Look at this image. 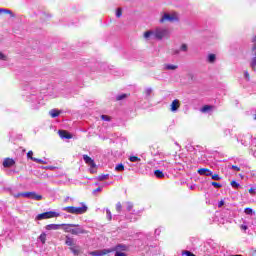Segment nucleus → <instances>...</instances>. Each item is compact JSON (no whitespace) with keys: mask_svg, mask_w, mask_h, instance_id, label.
Returning a JSON list of instances; mask_svg holds the SVG:
<instances>
[{"mask_svg":"<svg viewBox=\"0 0 256 256\" xmlns=\"http://www.w3.org/2000/svg\"><path fill=\"white\" fill-rule=\"evenodd\" d=\"M76 226H74L71 230V235H87V233H89L87 230L81 228V226H79V224H75Z\"/></svg>","mask_w":256,"mask_h":256,"instance_id":"nucleus-8","label":"nucleus"},{"mask_svg":"<svg viewBox=\"0 0 256 256\" xmlns=\"http://www.w3.org/2000/svg\"><path fill=\"white\" fill-rule=\"evenodd\" d=\"M179 107H181V102H179V100L175 99L174 101H172L171 103V111L175 112L177 111V109H179Z\"/></svg>","mask_w":256,"mask_h":256,"instance_id":"nucleus-17","label":"nucleus"},{"mask_svg":"<svg viewBox=\"0 0 256 256\" xmlns=\"http://www.w3.org/2000/svg\"><path fill=\"white\" fill-rule=\"evenodd\" d=\"M109 250H110V253H114V251L115 253H117V251H127V246L124 244H118L115 247L110 248Z\"/></svg>","mask_w":256,"mask_h":256,"instance_id":"nucleus-12","label":"nucleus"},{"mask_svg":"<svg viewBox=\"0 0 256 256\" xmlns=\"http://www.w3.org/2000/svg\"><path fill=\"white\" fill-rule=\"evenodd\" d=\"M109 253H111V250H109V249L95 250V251L90 252V254L93 256L109 255Z\"/></svg>","mask_w":256,"mask_h":256,"instance_id":"nucleus-10","label":"nucleus"},{"mask_svg":"<svg viewBox=\"0 0 256 256\" xmlns=\"http://www.w3.org/2000/svg\"><path fill=\"white\" fill-rule=\"evenodd\" d=\"M151 35H153V32H152V31H146V32L144 33L145 39H149V37H151Z\"/></svg>","mask_w":256,"mask_h":256,"instance_id":"nucleus-34","label":"nucleus"},{"mask_svg":"<svg viewBox=\"0 0 256 256\" xmlns=\"http://www.w3.org/2000/svg\"><path fill=\"white\" fill-rule=\"evenodd\" d=\"M210 177H212V179L214 181H220L221 180V177L219 176V174H212V175H210Z\"/></svg>","mask_w":256,"mask_h":256,"instance_id":"nucleus-31","label":"nucleus"},{"mask_svg":"<svg viewBox=\"0 0 256 256\" xmlns=\"http://www.w3.org/2000/svg\"><path fill=\"white\" fill-rule=\"evenodd\" d=\"M154 175H155V177H157V179L165 178V173H163V171H161V170H155Z\"/></svg>","mask_w":256,"mask_h":256,"instance_id":"nucleus-22","label":"nucleus"},{"mask_svg":"<svg viewBox=\"0 0 256 256\" xmlns=\"http://www.w3.org/2000/svg\"><path fill=\"white\" fill-rule=\"evenodd\" d=\"M181 51H187V44L181 45Z\"/></svg>","mask_w":256,"mask_h":256,"instance_id":"nucleus-43","label":"nucleus"},{"mask_svg":"<svg viewBox=\"0 0 256 256\" xmlns=\"http://www.w3.org/2000/svg\"><path fill=\"white\" fill-rule=\"evenodd\" d=\"M101 120L102 121H111V116H108V115H101Z\"/></svg>","mask_w":256,"mask_h":256,"instance_id":"nucleus-32","label":"nucleus"},{"mask_svg":"<svg viewBox=\"0 0 256 256\" xmlns=\"http://www.w3.org/2000/svg\"><path fill=\"white\" fill-rule=\"evenodd\" d=\"M189 77H190V79H191V80H193V79H194L193 74H190V75H189Z\"/></svg>","mask_w":256,"mask_h":256,"instance_id":"nucleus-51","label":"nucleus"},{"mask_svg":"<svg viewBox=\"0 0 256 256\" xmlns=\"http://www.w3.org/2000/svg\"><path fill=\"white\" fill-rule=\"evenodd\" d=\"M61 227L64 233H71L74 227H77L75 224H61Z\"/></svg>","mask_w":256,"mask_h":256,"instance_id":"nucleus-14","label":"nucleus"},{"mask_svg":"<svg viewBox=\"0 0 256 256\" xmlns=\"http://www.w3.org/2000/svg\"><path fill=\"white\" fill-rule=\"evenodd\" d=\"M178 53H179V50H176V51H175V54L177 55Z\"/></svg>","mask_w":256,"mask_h":256,"instance_id":"nucleus-53","label":"nucleus"},{"mask_svg":"<svg viewBox=\"0 0 256 256\" xmlns=\"http://www.w3.org/2000/svg\"><path fill=\"white\" fill-rule=\"evenodd\" d=\"M27 157L28 159H31V161H35V163H43V161L41 159H37L35 157H33V151H28L27 153Z\"/></svg>","mask_w":256,"mask_h":256,"instance_id":"nucleus-19","label":"nucleus"},{"mask_svg":"<svg viewBox=\"0 0 256 256\" xmlns=\"http://www.w3.org/2000/svg\"><path fill=\"white\" fill-rule=\"evenodd\" d=\"M169 35V30L167 29H161V28H157L154 32V36L156 37V39H163V37H167Z\"/></svg>","mask_w":256,"mask_h":256,"instance_id":"nucleus-7","label":"nucleus"},{"mask_svg":"<svg viewBox=\"0 0 256 256\" xmlns=\"http://www.w3.org/2000/svg\"><path fill=\"white\" fill-rule=\"evenodd\" d=\"M232 169L234 171H241V168H239L238 166L232 165Z\"/></svg>","mask_w":256,"mask_h":256,"instance_id":"nucleus-44","label":"nucleus"},{"mask_svg":"<svg viewBox=\"0 0 256 256\" xmlns=\"http://www.w3.org/2000/svg\"><path fill=\"white\" fill-rule=\"evenodd\" d=\"M240 228L243 229L244 231H247V225H241Z\"/></svg>","mask_w":256,"mask_h":256,"instance_id":"nucleus-48","label":"nucleus"},{"mask_svg":"<svg viewBox=\"0 0 256 256\" xmlns=\"http://www.w3.org/2000/svg\"><path fill=\"white\" fill-rule=\"evenodd\" d=\"M66 213H71L72 215H83V213H87V206L82 205L81 207L75 206H67L64 208Z\"/></svg>","mask_w":256,"mask_h":256,"instance_id":"nucleus-1","label":"nucleus"},{"mask_svg":"<svg viewBox=\"0 0 256 256\" xmlns=\"http://www.w3.org/2000/svg\"><path fill=\"white\" fill-rule=\"evenodd\" d=\"M165 21H169L170 23H174V21H179V17L177 14H169L165 13L160 19V23H165Z\"/></svg>","mask_w":256,"mask_h":256,"instance_id":"nucleus-5","label":"nucleus"},{"mask_svg":"<svg viewBox=\"0 0 256 256\" xmlns=\"http://www.w3.org/2000/svg\"><path fill=\"white\" fill-rule=\"evenodd\" d=\"M114 256H127V253L121 252V251H117V252H115Z\"/></svg>","mask_w":256,"mask_h":256,"instance_id":"nucleus-38","label":"nucleus"},{"mask_svg":"<svg viewBox=\"0 0 256 256\" xmlns=\"http://www.w3.org/2000/svg\"><path fill=\"white\" fill-rule=\"evenodd\" d=\"M122 209H123V205L121 204V202H118V203L116 204V211H117L118 213H121Z\"/></svg>","mask_w":256,"mask_h":256,"instance_id":"nucleus-29","label":"nucleus"},{"mask_svg":"<svg viewBox=\"0 0 256 256\" xmlns=\"http://www.w3.org/2000/svg\"><path fill=\"white\" fill-rule=\"evenodd\" d=\"M147 95H151V89L146 90Z\"/></svg>","mask_w":256,"mask_h":256,"instance_id":"nucleus-49","label":"nucleus"},{"mask_svg":"<svg viewBox=\"0 0 256 256\" xmlns=\"http://www.w3.org/2000/svg\"><path fill=\"white\" fill-rule=\"evenodd\" d=\"M106 215H107L108 221H111V219H113V216L111 215V210H106Z\"/></svg>","mask_w":256,"mask_h":256,"instance_id":"nucleus-35","label":"nucleus"},{"mask_svg":"<svg viewBox=\"0 0 256 256\" xmlns=\"http://www.w3.org/2000/svg\"><path fill=\"white\" fill-rule=\"evenodd\" d=\"M109 177V174L99 176L100 181H104V179H107Z\"/></svg>","mask_w":256,"mask_h":256,"instance_id":"nucleus-42","label":"nucleus"},{"mask_svg":"<svg viewBox=\"0 0 256 256\" xmlns=\"http://www.w3.org/2000/svg\"><path fill=\"white\" fill-rule=\"evenodd\" d=\"M14 197H26L27 199H34V201H41V199H43L42 195H39L35 192H21L15 194Z\"/></svg>","mask_w":256,"mask_h":256,"instance_id":"nucleus-2","label":"nucleus"},{"mask_svg":"<svg viewBox=\"0 0 256 256\" xmlns=\"http://www.w3.org/2000/svg\"><path fill=\"white\" fill-rule=\"evenodd\" d=\"M211 186L215 187L216 189H221L222 185L218 182H211Z\"/></svg>","mask_w":256,"mask_h":256,"instance_id":"nucleus-30","label":"nucleus"},{"mask_svg":"<svg viewBox=\"0 0 256 256\" xmlns=\"http://www.w3.org/2000/svg\"><path fill=\"white\" fill-rule=\"evenodd\" d=\"M244 75H245L247 81H249V79H251V77L249 76V72L248 71H246Z\"/></svg>","mask_w":256,"mask_h":256,"instance_id":"nucleus-45","label":"nucleus"},{"mask_svg":"<svg viewBox=\"0 0 256 256\" xmlns=\"http://www.w3.org/2000/svg\"><path fill=\"white\" fill-rule=\"evenodd\" d=\"M129 161H131V163H137V161H141V158L137 156H130Z\"/></svg>","mask_w":256,"mask_h":256,"instance_id":"nucleus-26","label":"nucleus"},{"mask_svg":"<svg viewBox=\"0 0 256 256\" xmlns=\"http://www.w3.org/2000/svg\"><path fill=\"white\" fill-rule=\"evenodd\" d=\"M244 212L246 213V215H251V213H253V209H251V208H246V209L244 210Z\"/></svg>","mask_w":256,"mask_h":256,"instance_id":"nucleus-40","label":"nucleus"},{"mask_svg":"<svg viewBox=\"0 0 256 256\" xmlns=\"http://www.w3.org/2000/svg\"><path fill=\"white\" fill-rule=\"evenodd\" d=\"M216 56L215 54L208 55V63H215Z\"/></svg>","mask_w":256,"mask_h":256,"instance_id":"nucleus-25","label":"nucleus"},{"mask_svg":"<svg viewBox=\"0 0 256 256\" xmlns=\"http://www.w3.org/2000/svg\"><path fill=\"white\" fill-rule=\"evenodd\" d=\"M182 255H186V256H196L195 254H193L191 251H188V250L183 251V252H182Z\"/></svg>","mask_w":256,"mask_h":256,"instance_id":"nucleus-36","label":"nucleus"},{"mask_svg":"<svg viewBox=\"0 0 256 256\" xmlns=\"http://www.w3.org/2000/svg\"><path fill=\"white\" fill-rule=\"evenodd\" d=\"M131 209H133V204H129L127 207V211H131Z\"/></svg>","mask_w":256,"mask_h":256,"instance_id":"nucleus-47","label":"nucleus"},{"mask_svg":"<svg viewBox=\"0 0 256 256\" xmlns=\"http://www.w3.org/2000/svg\"><path fill=\"white\" fill-rule=\"evenodd\" d=\"M58 134L60 135L61 139H73V135L69 133L67 130H59Z\"/></svg>","mask_w":256,"mask_h":256,"instance_id":"nucleus-13","label":"nucleus"},{"mask_svg":"<svg viewBox=\"0 0 256 256\" xmlns=\"http://www.w3.org/2000/svg\"><path fill=\"white\" fill-rule=\"evenodd\" d=\"M248 192L250 193V195H256V188H250Z\"/></svg>","mask_w":256,"mask_h":256,"instance_id":"nucleus-41","label":"nucleus"},{"mask_svg":"<svg viewBox=\"0 0 256 256\" xmlns=\"http://www.w3.org/2000/svg\"><path fill=\"white\" fill-rule=\"evenodd\" d=\"M223 205H225V201L221 200V201L218 203V207H223Z\"/></svg>","mask_w":256,"mask_h":256,"instance_id":"nucleus-46","label":"nucleus"},{"mask_svg":"<svg viewBox=\"0 0 256 256\" xmlns=\"http://www.w3.org/2000/svg\"><path fill=\"white\" fill-rule=\"evenodd\" d=\"M3 13H4V15H10V17H15V14H13V12L11 10H7L5 8H0V15Z\"/></svg>","mask_w":256,"mask_h":256,"instance_id":"nucleus-20","label":"nucleus"},{"mask_svg":"<svg viewBox=\"0 0 256 256\" xmlns=\"http://www.w3.org/2000/svg\"><path fill=\"white\" fill-rule=\"evenodd\" d=\"M253 46L251 48V52L254 53L255 57L252 58L250 66L253 71H256V36L252 38Z\"/></svg>","mask_w":256,"mask_h":256,"instance_id":"nucleus-6","label":"nucleus"},{"mask_svg":"<svg viewBox=\"0 0 256 256\" xmlns=\"http://www.w3.org/2000/svg\"><path fill=\"white\" fill-rule=\"evenodd\" d=\"M2 165L6 169H9L15 165V160L13 158H5Z\"/></svg>","mask_w":256,"mask_h":256,"instance_id":"nucleus-11","label":"nucleus"},{"mask_svg":"<svg viewBox=\"0 0 256 256\" xmlns=\"http://www.w3.org/2000/svg\"><path fill=\"white\" fill-rule=\"evenodd\" d=\"M178 68V66L177 65H173V64H167L166 66H165V69L167 70V71H175V69H177Z\"/></svg>","mask_w":256,"mask_h":256,"instance_id":"nucleus-24","label":"nucleus"},{"mask_svg":"<svg viewBox=\"0 0 256 256\" xmlns=\"http://www.w3.org/2000/svg\"><path fill=\"white\" fill-rule=\"evenodd\" d=\"M153 149H155L153 146H150V151H153Z\"/></svg>","mask_w":256,"mask_h":256,"instance_id":"nucleus-52","label":"nucleus"},{"mask_svg":"<svg viewBox=\"0 0 256 256\" xmlns=\"http://www.w3.org/2000/svg\"><path fill=\"white\" fill-rule=\"evenodd\" d=\"M65 245L70 247L69 249L70 251H72L73 254L79 255L80 251L79 249H77V247H75V240L73 238H71L70 236H66Z\"/></svg>","mask_w":256,"mask_h":256,"instance_id":"nucleus-4","label":"nucleus"},{"mask_svg":"<svg viewBox=\"0 0 256 256\" xmlns=\"http://www.w3.org/2000/svg\"><path fill=\"white\" fill-rule=\"evenodd\" d=\"M115 171H125V166L123 164H118L115 167Z\"/></svg>","mask_w":256,"mask_h":256,"instance_id":"nucleus-28","label":"nucleus"},{"mask_svg":"<svg viewBox=\"0 0 256 256\" xmlns=\"http://www.w3.org/2000/svg\"><path fill=\"white\" fill-rule=\"evenodd\" d=\"M131 94L128 93V94H120L116 97V101H123V99H127V97H130Z\"/></svg>","mask_w":256,"mask_h":256,"instance_id":"nucleus-23","label":"nucleus"},{"mask_svg":"<svg viewBox=\"0 0 256 256\" xmlns=\"http://www.w3.org/2000/svg\"><path fill=\"white\" fill-rule=\"evenodd\" d=\"M0 60L7 61V56L5 54H3L2 52H0Z\"/></svg>","mask_w":256,"mask_h":256,"instance_id":"nucleus-39","label":"nucleus"},{"mask_svg":"<svg viewBox=\"0 0 256 256\" xmlns=\"http://www.w3.org/2000/svg\"><path fill=\"white\" fill-rule=\"evenodd\" d=\"M94 191H95V192L101 191V187L96 188V190H94Z\"/></svg>","mask_w":256,"mask_h":256,"instance_id":"nucleus-50","label":"nucleus"},{"mask_svg":"<svg viewBox=\"0 0 256 256\" xmlns=\"http://www.w3.org/2000/svg\"><path fill=\"white\" fill-rule=\"evenodd\" d=\"M55 217H59V213L55 211L43 212L36 216V221H43V219H53Z\"/></svg>","mask_w":256,"mask_h":256,"instance_id":"nucleus-3","label":"nucleus"},{"mask_svg":"<svg viewBox=\"0 0 256 256\" xmlns=\"http://www.w3.org/2000/svg\"><path fill=\"white\" fill-rule=\"evenodd\" d=\"M49 115L52 117V119H55V117H59L61 115V110L52 109L49 111Z\"/></svg>","mask_w":256,"mask_h":256,"instance_id":"nucleus-18","label":"nucleus"},{"mask_svg":"<svg viewBox=\"0 0 256 256\" xmlns=\"http://www.w3.org/2000/svg\"><path fill=\"white\" fill-rule=\"evenodd\" d=\"M83 159H84L86 165H89V167H91V169H95V167H97V164H95V160H93L91 157H89L87 155H83Z\"/></svg>","mask_w":256,"mask_h":256,"instance_id":"nucleus-9","label":"nucleus"},{"mask_svg":"<svg viewBox=\"0 0 256 256\" xmlns=\"http://www.w3.org/2000/svg\"><path fill=\"white\" fill-rule=\"evenodd\" d=\"M230 185L232 187H234V189H238V187H239V183H237V181H235V180L231 181Z\"/></svg>","mask_w":256,"mask_h":256,"instance_id":"nucleus-33","label":"nucleus"},{"mask_svg":"<svg viewBox=\"0 0 256 256\" xmlns=\"http://www.w3.org/2000/svg\"><path fill=\"white\" fill-rule=\"evenodd\" d=\"M39 239H40L41 243L45 244V241H47V234L42 233V234L39 236Z\"/></svg>","mask_w":256,"mask_h":256,"instance_id":"nucleus-27","label":"nucleus"},{"mask_svg":"<svg viewBox=\"0 0 256 256\" xmlns=\"http://www.w3.org/2000/svg\"><path fill=\"white\" fill-rule=\"evenodd\" d=\"M61 229V224H48L46 225V230L47 231H57Z\"/></svg>","mask_w":256,"mask_h":256,"instance_id":"nucleus-16","label":"nucleus"},{"mask_svg":"<svg viewBox=\"0 0 256 256\" xmlns=\"http://www.w3.org/2000/svg\"><path fill=\"white\" fill-rule=\"evenodd\" d=\"M121 15H123V10L121 8H118L116 11V17H121Z\"/></svg>","mask_w":256,"mask_h":256,"instance_id":"nucleus-37","label":"nucleus"},{"mask_svg":"<svg viewBox=\"0 0 256 256\" xmlns=\"http://www.w3.org/2000/svg\"><path fill=\"white\" fill-rule=\"evenodd\" d=\"M199 175H204L206 177H210V175H213V172L207 168H200L197 171Z\"/></svg>","mask_w":256,"mask_h":256,"instance_id":"nucleus-15","label":"nucleus"},{"mask_svg":"<svg viewBox=\"0 0 256 256\" xmlns=\"http://www.w3.org/2000/svg\"><path fill=\"white\" fill-rule=\"evenodd\" d=\"M213 109H215V106H213V105H204L201 108V113H207V111H211Z\"/></svg>","mask_w":256,"mask_h":256,"instance_id":"nucleus-21","label":"nucleus"}]
</instances>
